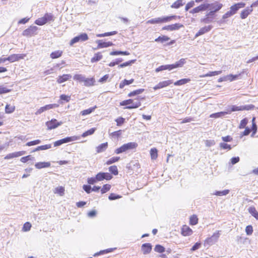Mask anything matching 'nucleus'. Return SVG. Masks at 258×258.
Segmentation results:
<instances>
[{
  "label": "nucleus",
  "instance_id": "1",
  "mask_svg": "<svg viewBox=\"0 0 258 258\" xmlns=\"http://www.w3.org/2000/svg\"><path fill=\"white\" fill-rule=\"evenodd\" d=\"M138 144L135 142H130L124 144L119 148L116 149L114 153L119 154L125 152L128 150H133L137 148Z\"/></svg>",
  "mask_w": 258,
  "mask_h": 258
},
{
  "label": "nucleus",
  "instance_id": "2",
  "mask_svg": "<svg viewBox=\"0 0 258 258\" xmlns=\"http://www.w3.org/2000/svg\"><path fill=\"white\" fill-rule=\"evenodd\" d=\"M138 144L135 142H130L124 144L119 148L116 149L114 153L119 154L125 152L128 150H133L137 148Z\"/></svg>",
  "mask_w": 258,
  "mask_h": 258
},
{
  "label": "nucleus",
  "instance_id": "3",
  "mask_svg": "<svg viewBox=\"0 0 258 258\" xmlns=\"http://www.w3.org/2000/svg\"><path fill=\"white\" fill-rule=\"evenodd\" d=\"M220 235V231H216L211 237H208L205 240L204 242V246L209 247L210 246L216 243L218 241Z\"/></svg>",
  "mask_w": 258,
  "mask_h": 258
},
{
  "label": "nucleus",
  "instance_id": "4",
  "mask_svg": "<svg viewBox=\"0 0 258 258\" xmlns=\"http://www.w3.org/2000/svg\"><path fill=\"white\" fill-rule=\"evenodd\" d=\"M120 105L121 106H126L125 108L131 109L139 107L141 106V103L139 100L135 101L134 100L130 99L121 102Z\"/></svg>",
  "mask_w": 258,
  "mask_h": 258
},
{
  "label": "nucleus",
  "instance_id": "5",
  "mask_svg": "<svg viewBox=\"0 0 258 258\" xmlns=\"http://www.w3.org/2000/svg\"><path fill=\"white\" fill-rule=\"evenodd\" d=\"M254 107V106L252 105H245V106H237L236 105H231L229 106L227 109H226V114H229L232 112L236 111H242V110H250Z\"/></svg>",
  "mask_w": 258,
  "mask_h": 258
},
{
  "label": "nucleus",
  "instance_id": "6",
  "mask_svg": "<svg viewBox=\"0 0 258 258\" xmlns=\"http://www.w3.org/2000/svg\"><path fill=\"white\" fill-rule=\"evenodd\" d=\"M177 17V16L173 15V16H166L164 17H159V18H156L152 19L151 20H149L147 21V23L148 24H158V23H165L169 21H170L173 19H175Z\"/></svg>",
  "mask_w": 258,
  "mask_h": 258
},
{
  "label": "nucleus",
  "instance_id": "7",
  "mask_svg": "<svg viewBox=\"0 0 258 258\" xmlns=\"http://www.w3.org/2000/svg\"><path fill=\"white\" fill-rule=\"evenodd\" d=\"M78 138L76 136L66 137L65 138L56 141L54 143V146L57 147L63 144L69 143L77 140Z\"/></svg>",
  "mask_w": 258,
  "mask_h": 258
},
{
  "label": "nucleus",
  "instance_id": "8",
  "mask_svg": "<svg viewBox=\"0 0 258 258\" xmlns=\"http://www.w3.org/2000/svg\"><path fill=\"white\" fill-rule=\"evenodd\" d=\"M88 39V36L86 33H82L73 38L70 41V45H72L74 44L79 41L83 42Z\"/></svg>",
  "mask_w": 258,
  "mask_h": 258
},
{
  "label": "nucleus",
  "instance_id": "9",
  "mask_svg": "<svg viewBox=\"0 0 258 258\" xmlns=\"http://www.w3.org/2000/svg\"><path fill=\"white\" fill-rule=\"evenodd\" d=\"M112 178V175L107 172H99L95 176V179H97V181H102L104 179L108 180Z\"/></svg>",
  "mask_w": 258,
  "mask_h": 258
},
{
  "label": "nucleus",
  "instance_id": "10",
  "mask_svg": "<svg viewBox=\"0 0 258 258\" xmlns=\"http://www.w3.org/2000/svg\"><path fill=\"white\" fill-rule=\"evenodd\" d=\"M37 27L35 26H31L29 28L26 29L23 32V35L25 36H31L36 34Z\"/></svg>",
  "mask_w": 258,
  "mask_h": 258
},
{
  "label": "nucleus",
  "instance_id": "11",
  "mask_svg": "<svg viewBox=\"0 0 258 258\" xmlns=\"http://www.w3.org/2000/svg\"><path fill=\"white\" fill-rule=\"evenodd\" d=\"M209 5L208 3H204L200 5V6L194 8L191 10L189 11L190 14H195L200 13L201 12L205 11L208 10V7Z\"/></svg>",
  "mask_w": 258,
  "mask_h": 258
},
{
  "label": "nucleus",
  "instance_id": "12",
  "mask_svg": "<svg viewBox=\"0 0 258 258\" xmlns=\"http://www.w3.org/2000/svg\"><path fill=\"white\" fill-rule=\"evenodd\" d=\"M61 124V122H58L55 119H52L46 122V125L47 126L48 130L55 128Z\"/></svg>",
  "mask_w": 258,
  "mask_h": 258
},
{
  "label": "nucleus",
  "instance_id": "13",
  "mask_svg": "<svg viewBox=\"0 0 258 258\" xmlns=\"http://www.w3.org/2000/svg\"><path fill=\"white\" fill-rule=\"evenodd\" d=\"M208 4L209 5L208 9L213 10L216 13L219 11L223 7V5L218 2H215L211 4L208 3Z\"/></svg>",
  "mask_w": 258,
  "mask_h": 258
},
{
  "label": "nucleus",
  "instance_id": "14",
  "mask_svg": "<svg viewBox=\"0 0 258 258\" xmlns=\"http://www.w3.org/2000/svg\"><path fill=\"white\" fill-rule=\"evenodd\" d=\"M182 27H183V25L182 24L180 23H175L174 24L165 26L162 28V29L171 31L178 30Z\"/></svg>",
  "mask_w": 258,
  "mask_h": 258
},
{
  "label": "nucleus",
  "instance_id": "15",
  "mask_svg": "<svg viewBox=\"0 0 258 258\" xmlns=\"http://www.w3.org/2000/svg\"><path fill=\"white\" fill-rule=\"evenodd\" d=\"M173 83L172 80H168L159 82L157 85L153 87L154 90L163 88L165 87L168 86Z\"/></svg>",
  "mask_w": 258,
  "mask_h": 258
},
{
  "label": "nucleus",
  "instance_id": "16",
  "mask_svg": "<svg viewBox=\"0 0 258 258\" xmlns=\"http://www.w3.org/2000/svg\"><path fill=\"white\" fill-rule=\"evenodd\" d=\"M213 28L212 25H208L201 28L199 31L196 34L195 37L197 38L199 36L209 32Z\"/></svg>",
  "mask_w": 258,
  "mask_h": 258
},
{
  "label": "nucleus",
  "instance_id": "17",
  "mask_svg": "<svg viewBox=\"0 0 258 258\" xmlns=\"http://www.w3.org/2000/svg\"><path fill=\"white\" fill-rule=\"evenodd\" d=\"M96 43L98 44V45L97 48H95V49L102 48H106L113 45V43L112 42H103L102 41V40H97Z\"/></svg>",
  "mask_w": 258,
  "mask_h": 258
},
{
  "label": "nucleus",
  "instance_id": "18",
  "mask_svg": "<svg viewBox=\"0 0 258 258\" xmlns=\"http://www.w3.org/2000/svg\"><path fill=\"white\" fill-rule=\"evenodd\" d=\"M152 246L150 243H145L142 245L141 250L144 254H147L150 253Z\"/></svg>",
  "mask_w": 258,
  "mask_h": 258
},
{
  "label": "nucleus",
  "instance_id": "19",
  "mask_svg": "<svg viewBox=\"0 0 258 258\" xmlns=\"http://www.w3.org/2000/svg\"><path fill=\"white\" fill-rule=\"evenodd\" d=\"M72 78L70 74H64L62 76H59L57 79V82L58 84L62 83L67 81L69 80Z\"/></svg>",
  "mask_w": 258,
  "mask_h": 258
},
{
  "label": "nucleus",
  "instance_id": "20",
  "mask_svg": "<svg viewBox=\"0 0 258 258\" xmlns=\"http://www.w3.org/2000/svg\"><path fill=\"white\" fill-rule=\"evenodd\" d=\"M252 7L251 6L250 7H247L243 10L240 14L241 18L242 19H245L252 11Z\"/></svg>",
  "mask_w": 258,
  "mask_h": 258
},
{
  "label": "nucleus",
  "instance_id": "21",
  "mask_svg": "<svg viewBox=\"0 0 258 258\" xmlns=\"http://www.w3.org/2000/svg\"><path fill=\"white\" fill-rule=\"evenodd\" d=\"M49 162H39L35 163V167L36 168L40 169L42 168H48L50 166Z\"/></svg>",
  "mask_w": 258,
  "mask_h": 258
},
{
  "label": "nucleus",
  "instance_id": "22",
  "mask_svg": "<svg viewBox=\"0 0 258 258\" xmlns=\"http://www.w3.org/2000/svg\"><path fill=\"white\" fill-rule=\"evenodd\" d=\"M25 151H19L12 153L8 154L5 157V159H10L15 157L21 156L25 154Z\"/></svg>",
  "mask_w": 258,
  "mask_h": 258
},
{
  "label": "nucleus",
  "instance_id": "23",
  "mask_svg": "<svg viewBox=\"0 0 258 258\" xmlns=\"http://www.w3.org/2000/svg\"><path fill=\"white\" fill-rule=\"evenodd\" d=\"M192 233V230L187 226L184 225L182 228L181 234L183 236H189Z\"/></svg>",
  "mask_w": 258,
  "mask_h": 258
},
{
  "label": "nucleus",
  "instance_id": "24",
  "mask_svg": "<svg viewBox=\"0 0 258 258\" xmlns=\"http://www.w3.org/2000/svg\"><path fill=\"white\" fill-rule=\"evenodd\" d=\"M95 82V81L93 78H88L85 77L83 83L84 86L90 87L94 85Z\"/></svg>",
  "mask_w": 258,
  "mask_h": 258
},
{
  "label": "nucleus",
  "instance_id": "25",
  "mask_svg": "<svg viewBox=\"0 0 258 258\" xmlns=\"http://www.w3.org/2000/svg\"><path fill=\"white\" fill-rule=\"evenodd\" d=\"M108 147L107 142L102 143L96 147V152L98 153H101L105 151Z\"/></svg>",
  "mask_w": 258,
  "mask_h": 258
},
{
  "label": "nucleus",
  "instance_id": "26",
  "mask_svg": "<svg viewBox=\"0 0 258 258\" xmlns=\"http://www.w3.org/2000/svg\"><path fill=\"white\" fill-rule=\"evenodd\" d=\"M186 63V59L185 58H181L179 60L175 62L174 63H173L174 66V69H176L177 68H181L183 66V65Z\"/></svg>",
  "mask_w": 258,
  "mask_h": 258
},
{
  "label": "nucleus",
  "instance_id": "27",
  "mask_svg": "<svg viewBox=\"0 0 258 258\" xmlns=\"http://www.w3.org/2000/svg\"><path fill=\"white\" fill-rule=\"evenodd\" d=\"M60 99L58 100V103L62 104H63V101L68 102L71 100V96L66 95L65 94H61L60 97Z\"/></svg>",
  "mask_w": 258,
  "mask_h": 258
},
{
  "label": "nucleus",
  "instance_id": "28",
  "mask_svg": "<svg viewBox=\"0 0 258 258\" xmlns=\"http://www.w3.org/2000/svg\"><path fill=\"white\" fill-rule=\"evenodd\" d=\"M190 81V79L188 78L182 79L174 82L175 86H181L184 85Z\"/></svg>",
  "mask_w": 258,
  "mask_h": 258
},
{
  "label": "nucleus",
  "instance_id": "29",
  "mask_svg": "<svg viewBox=\"0 0 258 258\" xmlns=\"http://www.w3.org/2000/svg\"><path fill=\"white\" fill-rule=\"evenodd\" d=\"M243 73V72H242L241 73H239V74H237V75L230 74V75H227L226 76L227 81H229L230 82H232L233 81L237 80L239 78V77L240 76H241V75Z\"/></svg>",
  "mask_w": 258,
  "mask_h": 258
},
{
  "label": "nucleus",
  "instance_id": "30",
  "mask_svg": "<svg viewBox=\"0 0 258 258\" xmlns=\"http://www.w3.org/2000/svg\"><path fill=\"white\" fill-rule=\"evenodd\" d=\"M103 57L101 52H97L95 53L94 56L91 58V62H95L99 61Z\"/></svg>",
  "mask_w": 258,
  "mask_h": 258
},
{
  "label": "nucleus",
  "instance_id": "31",
  "mask_svg": "<svg viewBox=\"0 0 258 258\" xmlns=\"http://www.w3.org/2000/svg\"><path fill=\"white\" fill-rule=\"evenodd\" d=\"M62 51L61 50H57L51 53L50 56L52 59L57 58L62 55Z\"/></svg>",
  "mask_w": 258,
  "mask_h": 258
},
{
  "label": "nucleus",
  "instance_id": "32",
  "mask_svg": "<svg viewBox=\"0 0 258 258\" xmlns=\"http://www.w3.org/2000/svg\"><path fill=\"white\" fill-rule=\"evenodd\" d=\"M134 80L132 79L130 80L126 79L123 80L119 84V88L122 89L125 85H128L134 82Z\"/></svg>",
  "mask_w": 258,
  "mask_h": 258
},
{
  "label": "nucleus",
  "instance_id": "33",
  "mask_svg": "<svg viewBox=\"0 0 258 258\" xmlns=\"http://www.w3.org/2000/svg\"><path fill=\"white\" fill-rule=\"evenodd\" d=\"M249 213L253 216L256 220H258V212L253 207H250L248 208Z\"/></svg>",
  "mask_w": 258,
  "mask_h": 258
},
{
  "label": "nucleus",
  "instance_id": "34",
  "mask_svg": "<svg viewBox=\"0 0 258 258\" xmlns=\"http://www.w3.org/2000/svg\"><path fill=\"white\" fill-rule=\"evenodd\" d=\"M96 108V106H95L93 107H91L87 109H85V110L82 111L81 112L80 114L83 116H85V115L89 114L91 113L93 111H94Z\"/></svg>",
  "mask_w": 258,
  "mask_h": 258
},
{
  "label": "nucleus",
  "instance_id": "35",
  "mask_svg": "<svg viewBox=\"0 0 258 258\" xmlns=\"http://www.w3.org/2000/svg\"><path fill=\"white\" fill-rule=\"evenodd\" d=\"M184 3H183V0H177L171 6L172 8L178 9L181 6H183Z\"/></svg>",
  "mask_w": 258,
  "mask_h": 258
},
{
  "label": "nucleus",
  "instance_id": "36",
  "mask_svg": "<svg viewBox=\"0 0 258 258\" xmlns=\"http://www.w3.org/2000/svg\"><path fill=\"white\" fill-rule=\"evenodd\" d=\"M214 18L213 17H210L209 16H208L207 15H206L205 17L202 18L200 20L201 22L205 23V24H208L210 23H211L213 21Z\"/></svg>",
  "mask_w": 258,
  "mask_h": 258
},
{
  "label": "nucleus",
  "instance_id": "37",
  "mask_svg": "<svg viewBox=\"0 0 258 258\" xmlns=\"http://www.w3.org/2000/svg\"><path fill=\"white\" fill-rule=\"evenodd\" d=\"M85 76L82 74H76L73 77V79L74 80L77 81L80 83H82L84 82V80L85 79Z\"/></svg>",
  "mask_w": 258,
  "mask_h": 258
},
{
  "label": "nucleus",
  "instance_id": "38",
  "mask_svg": "<svg viewBox=\"0 0 258 258\" xmlns=\"http://www.w3.org/2000/svg\"><path fill=\"white\" fill-rule=\"evenodd\" d=\"M229 189H225L222 191H216L213 194L214 195H216L217 196H226L229 193Z\"/></svg>",
  "mask_w": 258,
  "mask_h": 258
},
{
  "label": "nucleus",
  "instance_id": "39",
  "mask_svg": "<svg viewBox=\"0 0 258 258\" xmlns=\"http://www.w3.org/2000/svg\"><path fill=\"white\" fill-rule=\"evenodd\" d=\"M128 55L130 54V53L128 51H113L110 53V55Z\"/></svg>",
  "mask_w": 258,
  "mask_h": 258
},
{
  "label": "nucleus",
  "instance_id": "40",
  "mask_svg": "<svg viewBox=\"0 0 258 258\" xmlns=\"http://www.w3.org/2000/svg\"><path fill=\"white\" fill-rule=\"evenodd\" d=\"M117 33V31H114L106 32V33H102V34H97L96 36L98 37H103L114 35L116 34Z\"/></svg>",
  "mask_w": 258,
  "mask_h": 258
},
{
  "label": "nucleus",
  "instance_id": "41",
  "mask_svg": "<svg viewBox=\"0 0 258 258\" xmlns=\"http://www.w3.org/2000/svg\"><path fill=\"white\" fill-rule=\"evenodd\" d=\"M151 158L152 160H155L158 157V151L156 148H152L150 150Z\"/></svg>",
  "mask_w": 258,
  "mask_h": 258
},
{
  "label": "nucleus",
  "instance_id": "42",
  "mask_svg": "<svg viewBox=\"0 0 258 258\" xmlns=\"http://www.w3.org/2000/svg\"><path fill=\"white\" fill-rule=\"evenodd\" d=\"M170 39L169 37L167 36L163 35L158 37L157 38L155 39V41L156 42H160L161 43H164L168 41Z\"/></svg>",
  "mask_w": 258,
  "mask_h": 258
},
{
  "label": "nucleus",
  "instance_id": "43",
  "mask_svg": "<svg viewBox=\"0 0 258 258\" xmlns=\"http://www.w3.org/2000/svg\"><path fill=\"white\" fill-rule=\"evenodd\" d=\"M222 71H214V72H210L204 75L202 77H212L214 76H216L220 75L222 73Z\"/></svg>",
  "mask_w": 258,
  "mask_h": 258
},
{
  "label": "nucleus",
  "instance_id": "44",
  "mask_svg": "<svg viewBox=\"0 0 258 258\" xmlns=\"http://www.w3.org/2000/svg\"><path fill=\"white\" fill-rule=\"evenodd\" d=\"M144 91V89H138V90H135V91H133L130 92L128 94V96L130 97H133V96H134L135 95L141 94Z\"/></svg>",
  "mask_w": 258,
  "mask_h": 258
},
{
  "label": "nucleus",
  "instance_id": "45",
  "mask_svg": "<svg viewBox=\"0 0 258 258\" xmlns=\"http://www.w3.org/2000/svg\"><path fill=\"white\" fill-rule=\"evenodd\" d=\"M96 130V128H91V129L85 132L82 135V137L83 138L86 137L88 136L94 134Z\"/></svg>",
  "mask_w": 258,
  "mask_h": 258
},
{
  "label": "nucleus",
  "instance_id": "46",
  "mask_svg": "<svg viewBox=\"0 0 258 258\" xmlns=\"http://www.w3.org/2000/svg\"><path fill=\"white\" fill-rule=\"evenodd\" d=\"M226 114V111H221L220 112L213 113L210 115V117H212V118H219V117H220L224 116Z\"/></svg>",
  "mask_w": 258,
  "mask_h": 258
},
{
  "label": "nucleus",
  "instance_id": "47",
  "mask_svg": "<svg viewBox=\"0 0 258 258\" xmlns=\"http://www.w3.org/2000/svg\"><path fill=\"white\" fill-rule=\"evenodd\" d=\"M64 188L63 186H58L55 188L54 192L62 196L64 194Z\"/></svg>",
  "mask_w": 258,
  "mask_h": 258
},
{
  "label": "nucleus",
  "instance_id": "48",
  "mask_svg": "<svg viewBox=\"0 0 258 258\" xmlns=\"http://www.w3.org/2000/svg\"><path fill=\"white\" fill-rule=\"evenodd\" d=\"M15 107L14 106H10L7 104L5 107V112L6 113L9 114L15 111Z\"/></svg>",
  "mask_w": 258,
  "mask_h": 258
},
{
  "label": "nucleus",
  "instance_id": "49",
  "mask_svg": "<svg viewBox=\"0 0 258 258\" xmlns=\"http://www.w3.org/2000/svg\"><path fill=\"white\" fill-rule=\"evenodd\" d=\"M49 110V105H46L44 106L40 107L36 112V115H38L43 112L44 111Z\"/></svg>",
  "mask_w": 258,
  "mask_h": 258
},
{
  "label": "nucleus",
  "instance_id": "50",
  "mask_svg": "<svg viewBox=\"0 0 258 258\" xmlns=\"http://www.w3.org/2000/svg\"><path fill=\"white\" fill-rule=\"evenodd\" d=\"M154 250L156 252H157L159 253H162L165 251V248L161 245L157 244L154 248Z\"/></svg>",
  "mask_w": 258,
  "mask_h": 258
},
{
  "label": "nucleus",
  "instance_id": "51",
  "mask_svg": "<svg viewBox=\"0 0 258 258\" xmlns=\"http://www.w3.org/2000/svg\"><path fill=\"white\" fill-rule=\"evenodd\" d=\"M46 23H47V22L45 21V20L43 17L38 18L35 22V23L36 24L39 25V26L43 25L45 24Z\"/></svg>",
  "mask_w": 258,
  "mask_h": 258
},
{
  "label": "nucleus",
  "instance_id": "52",
  "mask_svg": "<svg viewBox=\"0 0 258 258\" xmlns=\"http://www.w3.org/2000/svg\"><path fill=\"white\" fill-rule=\"evenodd\" d=\"M31 224L30 222H27L23 225L22 231L24 232L29 231L31 228Z\"/></svg>",
  "mask_w": 258,
  "mask_h": 258
},
{
  "label": "nucleus",
  "instance_id": "53",
  "mask_svg": "<svg viewBox=\"0 0 258 258\" xmlns=\"http://www.w3.org/2000/svg\"><path fill=\"white\" fill-rule=\"evenodd\" d=\"M120 159L119 157H113L110 159H108L106 161V164L110 165L116 162H117Z\"/></svg>",
  "mask_w": 258,
  "mask_h": 258
},
{
  "label": "nucleus",
  "instance_id": "54",
  "mask_svg": "<svg viewBox=\"0 0 258 258\" xmlns=\"http://www.w3.org/2000/svg\"><path fill=\"white\" fill-rule=\"evenodd\" d=\"M8 61L11 62H13L18 61V58L16 54H14L10 55L6 59Z\"/></svg>",
  "mask_w": 258,
  "mask_h": 258
},
{
  "label": "nucleus",
  "instance_id": "55",
  "mask_svg": "<svg viewBox=\"0 0 258 258\" xmlns=\"http://www.w3.org/2000/svg\"><path fill=\"white\" fill-rule=\"evenodd\" d=\"M109 171L114 175L118 174V169L116 166L113 165L109 167Z\"/></svg>",
  "mask_w": 258,
  "mask_h": 258
},
{
  "label": "nucleus",
  "instance_id": "56",
  "mask_svg": "<svg viewBox=\"0 0 258 258\" xmlns=\"http://www.w3.org/2000/svg\"><path fill=\"white\" fill-rule=\"evenodd\" d=\"M34 157H32L31 155H28L25 157H22L20 159V161L23 163H26L29 160L34 161Z\"/></svg>",
  "mask_w": 258,
  "mask_h": 258
},
{
  "label": "nucleus",
  "instance_id": "57",
  "mask_svg": "<svg viewBox=\"0 0 258 258\" xmlns=\"http://www.w3.org/2000/svg\"><path fill=\"white\" fill-rule=\"evenodd\" d=\"M189 222L191 225H195L198 222V218L196 215H192L190 218Z\"/></svg>",
  "mask_w": 258,
  "mask_h": 258
},
{
  "label": "nucleus",
  "instance_id": "58",
  "mask_svg": "<svg viewBox=\"0 0 258 258\" xmlns=\"http://www.w3.org/2000/svg\"><path fill=\"white\" fill-rule=\"evenodd\" d=\"M45 21L47 22L48 21L53 20V16L51 13H46L43 16Z\"/></svg>",
  "mask_w": 258,
  "mask_h": 258
},
{
  "label": "nucleus",
  "instance_id": "59",
  "mask_svg": "<svg viewBox=\"0 0 258 258\" xmlns=\"http://www.w3.org/2000/svg\"><path fill=\"white\" fill-rule=\"evenodd\" d=\"M110 188H111V185L110 184H104L101 189V193L102 194L106 193L107 191L109 190Z\"/></svg>",
  "mask_w": 258,
  "mask_h": 258
},
{
  "label": "nucleus",
  "instance_id": "60",
  "mask_svg": "<svg viewBox=\"0 0 258 258\" xmlns=\"http://www.w3.org/2000/svg\"><path fill=\"white\" fill-rule=\"evenodd\" d=\"M135 61V60H131L130 61L125 62L124 63H122L118 66V68H124L128 66L131 65L132 63H133Z\"/></svg>",
  "mask_w": 258,
  "mask_h": 258
},
{
  "label": "nucleus",
  "instance_id": "61",
  "mask_svg": "<svg viewBox=\"0 0 258 258\" xmlns=\"http://www.w3.org/2000/svg\"><path fill=\"white\" fill-rule=\"evenodd\" d=\"M121 198V196L118 195H116L114 193L111 194L108 197V199L110 201L117 200V199H120Z\"/></svg>",
  "mask_w": 258,
  "mask_h": 258
},
{
  "label": "nucleus",
  "instance_id": "62",
  "mask_svg": "<svg viewBox=\"0 0 258 258\" xmlns=\"http://www.w3.org/2000/svg\"><path fill=\"white\" fill-rule=\"evenodd\" d=\"M122 134V131L121 130H118L117 131H115L114 132H112L110 134V136H111L112 137H115V138H118L121 136Z\"/></svg>",
  "mask_w": 258,
  "mask_h": 258
},
{
  "label": "nucleus",
  "instance_id": "63",
  "mask_svg": "<svg viewBox=\"0 0 258 258\" xmlns=\"http://www.w3.org/2000/svg\"><path fill=\"white\" fill-rule=\"evenodd\" d=\"M247 122H248V120H247V118H245L242 119L240 121V123L239 124V128L240 129L245 128Z\"/></svg>",
  "mask_w": 258,
  "mask_h": 258
},
{
  "label": "nucleus",
  "instance_id": "64",
  "mask_svg": "<svg viewBox=\"0 0 258 258\" xmlns=\"http://www.w3.org/2000/svg\"><path fill=\"white\" fill-rule=\"evenodd\" d=\"M245 232L247 235H250L253 232V228L251 225H248L245 228Z\"/></svg>",
  "mask_w": 258,
  "mask_h": 258
}]
</instances>
